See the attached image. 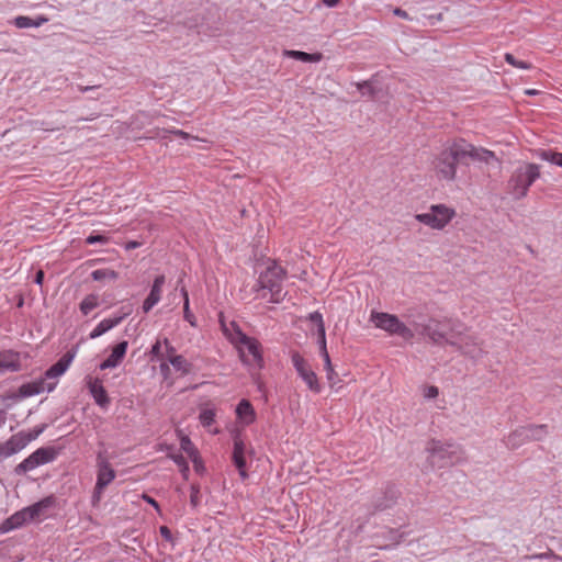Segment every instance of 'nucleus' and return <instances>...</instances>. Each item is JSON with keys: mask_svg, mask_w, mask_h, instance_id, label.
<instances>
[{"mask_svg": "<svg viewBox=\"0 0 562 562\" xmlns=\"http://www.w3.org/2000/svg\"><path fill=\"white\" fill-rule=\"evenodd\" d=\"M222 327L225 336L238 349L241 361L249 366L262 368L263 360L260 342L245 335L235 323H232L229 327L222 324Z\"/></svg>", "mask_w": 562, "mask_h": 562, "instance_id": "f257e3e1", "label": "nucleus"}, {"mask_svg": "<svg viewBox=\"0 0 562 562\" xmlns=\"http://www.w3.org/2000/svg\"><path fill=\"white\" fill-rule=\"evenodd\" d=\"M458 139L447 143L432 159V170L436 177L445 181H453L457 177L458 162L462 161Z\"/></svg>", "mask_w": 562, "mask_h": 562, "instance_id": "f03ea898", "label": "nucleus"}, {"mask_svg": "<svg viewBox=\"0 0 562 562\" xmlns=\"http://www.w3.org/2000/svg\"><path fill=\"white\" fill-rule=\"evenodd\" d=\"M540 177L539 166L524 164L519 166L508 180V191L516 200L525 198L529 187Z\"/></svg>", "mask_w": 562, "mask_h": 562, "instance_id": "7ed1b4c3", "label": "nucleus"}, {"mask_svg": "<svg viewBox=\"0 0 562 562\" xmlns=\"http://www.w3.org/2000/svg\"><path fill=\"white\" fill-rule=\"evenodd\" d=\"M284 270L272 262L261 272L258 279V288L255 291L258 293L257 297H266L267 290L271 293V302L278 303L281 300V283L284 279Z\"/></svg>", "mask_w": 562, "mask_h": 562, "instance_id": "20e7f679", "label": "nucleus"}, {"mask_svg": "<svg viewBox=\"0 0 562 562\" xmlns=\"http://www.w3.org/2000/svg\"><path fill=\"white\" fill-rule=\"evenodd\" d=\"M454 216L456 211L452 207L446 204H432L427 212L416 214L415 218L432 229L441 231Z\"/></svg>", "mask_w": 562, "mask_h": 562, "instance_id": "39448f33", "label": "nucleus"}, {"mask_svg": "<svg viewBox=\"0 0 562 562\" xmlns=\"http://www.w3.org/2000/svg\"><path fill=\"white\" fill-rule=\"evenodd\" d=\"M370 319L375 327L383 329L391 335H397L405 340H411L414 337V331L393 314L372 312Z\"/></svg>", "mask_w": 562, "mask_h": 562, "instance_id": "423d86ee", "label": "nucleus"}, {"mask_svg": "<svg viewBox=\"0 0 562 562\" xmlns=\"http://www.w3.org/2000/svg\"><path fill=\"white\" fill-rule=\"evenodd\" d=\"M291 360L297 375L304 381L308 390L313 393H319L322 386L311 364L299 352H293Z\"/></svg>", "mask_w": 562, "mask_h": 562, "instance_id": "0eeeda50", "label": "nucleus"}, {"mask_svg": "<svg viewBox=\"0 0 562 562\" xmlns=\"http://www.w3.org/2000/svg\"><path fill=\"white\" fill-rule=\"evenodd\" d=\"M42 428L33 431V432H18L13 435L9 440L4 443L0 445V460L7 459L16 452L21 451L26 447L29 442L34 440L41 432Z\"/></svg>", "mask_w": 562, "mask_h": 562, "instance_id": "6e6552de", "label": "nucleus"}, {"mask_svg": "<svg viewBox=\"0 0 562 562\" xmlns=\"http://www.w3.org/2000/svg\"><path fill=\"white\" fill-rule=\"evenodd\" d=\"M451 331L449 346L471 358H479L482 355V350L473 336L463 335L461 330H457L454 327H451Z\"/></svg>", "mask_w": 562, "mask_h": 562, "instance_id": "1a4fd4ad", "label": "nucleus"}, {"mask_svg": "<svg viewBox=\"0 0 562 562\" xmlns=\"http://www.w3.org/2000/svg\"><path fill=\"white\" fill-rule=\"evenodd\" d=\"M547 434L548 428L546 425L520 427L508 436L507 443L512 448H516L525 440H542Z\"/></svg>", "mask_w": 562, "mask_h": 562, "instance_id": "9d476101", "label": "nucleus"}, {"mask_svg": "<svg viewBox=\"0 0 562 562\" xmlns=\"http://www.w3.org/2000/svg\"><path fill=\"white\" fill-rule=\"evenodd\" d=\"M55 453L49 448H40L24 459L16 468L15 473L21 474L34 470L35 468L53 461Z\"/></svg>", "mask_w": 562, "mask_h": 562, "instance_id": "9b49d317", "label": "nucleus"}, {"mask_svg": "<svg viewBox=\"0 0 562 562\" xmlns=\"http://www.w3.org/2000/svg\"><path fill=\"white\" fill-rule=\"evenodd\" d=\"M428 452L432 464L443 467L457 454V447L452 443L431 441L428 446Z\"/></svg>", "mask_w": 562, "mask_h": 562, "instance_id": "f8f14e48", "label": "nucleus"}, {"mask_svg": "<svg viewBox=\"0 0 562 562\" xmlns=\"http://www.w3.org/2000/svg\"><path fill=\"white\" fill-rule=\"evenodd\" d=\"M458 143L460 148L459 154H461L462 160L464 158H470L474 161H481L484 164H492L493 161H497L495 154L488 149L475 147L464 139H458Z\"/></svg>", "mask_w": 562, "mask_h": 562, "instance_id": "ddd939ff", "label": "nucleus"}, {"mask_svg": "<svg viewBox=\"0 0 562 562\" xmlns=\"http://www.w3.org/2000/svg\"><path fill=\"white\" fill-rule=\"evenodd\" d=\"M420 334L438 345H449V340L451 339V335H447L442 323L436 319H429L428 323L423 325Z\"/></svg>", "mask_w": 562, "mask_h": 562, "instance_id": "4468645a", "label": "nucleus"}, {"mask_svg": "<svg viewBox=\"0 0 562 562\" xmlns=\"http://www.w3.org/2000/svg\"><path fill=\"white\" fill-rule=\"evenodd\" d=\"M97 467L98 474L95 485H98L99 490H104L115 479V471L102 453L98 454Z\"/></svg>", "mask_w": 562, "mask_h": 562, "instance_id": "2eb2a0df", "label": "nucleus"}, {"mask_svg": "<svg viewBox=\"0 0 562 562\" xmlns=\"http://www.w3.org/2000/svg\"><path fill=\"white\" fill-rule=\"evenodd\" d=\"M127 341H122L117 344L111 355L100 364L101 370L113 369L116 368L123 360L126 350H127Z\"/></svg>", "mask_w": 562, "mask_h": 562, "instance_id": "dca6fc26", "label": "nucleus"}, {"mask_svg": "<svg viewBox=\"0 0 562 562\" xmlns=\"http://www.w3.org/2000/svg\"><path fill=\"white\" fill-rule=\"evenodd\" d=\"M76 356L75 351L66 352L54 366H52L45 373L46 378L55 379L63 375L69 368Z\"/></svg>", "mask_w": 562, "mask_h": 562, "instance_id": "f3484780", "label": "nucleus"}, {"mask_svg": "<svg viewBox=\"0 0 562 562\" xmlns=\"http://www.w3.org/2000/svg\"><path fill=\"white\" fill-rule=\"evenodd\" d=\"M245 443L244 441L236 437L234 439V451H233V460L237 469L239 470V474L243 479L246 477L245 467H246V460H245Z\"/></svg>", "mask_w": 562, "mask_h": 562, "instance_id": "a211bd4d", "label": "nucleus"}, {"mask_svg": "<svg viewBox=\"0 0 562 562\" xmlns=\"http://www.w3.org/2000/svg\"><path fill=\"white\" fill-rule=\"evenodd\" d=\"M20 369L19 355L12 351L0 353V374L7 371H18Z\"/></svg>", "mask_w": 562, "mask_h": 562, "instance_id": "6ab92c4d", "label": "nucleus"}, {"mask_svg": "<svg viewBox=\"0 0 562 562\" xmlns=\"http://www.w3.org/2000/svg\"><path fill=\"white\" fill-rule=\"evenodd\" d=\"M127 314L128 313H125V314L114 317V318H105V319L101 321L98 324V326L90 333L89 337L91 339H95V338L102 336L103 334H105L106 331L112 329L113 327L117 326Z\"/></svg>", "mask_w": 562, "mask_h": 562, "instance_id": "aec40b11", "label": "nucleus"}, {"mask_svg": "<svg viewBox=\"0 0 562 562\" xmlns=\"http://www.w3.org/2000/svg\"><path fill=\"white\" fill-rule=\"evenodd\" d=\"M31 521L26 508H23L9 517L1 526L2 531H9Z\"/></svg>", "mask_w": 562, "mask_h": 562, "instance_id": "412c9836", "label": "nucleus"}, {"mask_svg": "<svg viewBox=\"0 0 562 562\" xmlns=\"http://www.w3.org/2000/svg\"><path fill=\"white\" fill-rule=\"evenodd\" d=\"M55 504V498L53 496H47L40 502L25 507L29 514V517L32 520L38 518L44 514V512L48 508H50Z\"/></svg>", "mask_w": 562, "mask_h": 562, "instance_id": "4be33fe9", "label": "nucleus"}, {"mask_svg": "<svg viewBox=\"0 0 562 562\" xmlns=\"http://www.w3.org/2000/svg\"><path fill=\"white\" fill-rule=\"evenodd\" d=\"M236 415L238 419L245 425H250L251 423H254L256 417L254 407L247 400H241L239 402V404L236 407Z\"/></svg>", "mask_w": 562, "mask_h": 562, "instance_id": "5701e85b", "label": "nucleus"}, {"mask_svg": "<svg viewBox=\"0 0 562 562\" xmlns=\"http://www.w3.org/2000/svg\"><path fill=\"white\" fill-rule=\"evenodd\" d=\"M88 387L98 405L105 407L109 404L106 391L99 381H89Z\"/></svg>", "mask_w": 562, "mask_h": 562, "instance_id": "b1692460", "label": "nucleus"}, {"mask_svg": "<svg viewBox=\"0 0 562 562\" xmlns=\"http://www.w3.org/2000/svg\"><path fill=\"white\" fill-rule=\"evenodd\" d=\"M283 55L286 57H291V58L304 61V63H318L322 59L321 53L308 54V53L301 52V50L285 49L283 52Z\"/></svg>", "mask_w": 562, "mask_h": 562, "instance_id": "393cba45", "label": "nucleus"}, {"mask_svg": "<svg viewBox=\"0 0 562 562\" xmlns=\"http://www.w3.org/2000/svg\"><path fill=\"white\" fill-rule=\"evenodd\" d=\"M44 390H45L44 381L25 383L20 386L19 396L22 398L30 397V396L40 394Z\"/></svg>", "mask_w": 562, "mask_h": 562, "instance_id": "a878e982", "label": "nucleus"}, {"mask_svg": "<svg viewBox=\"0 0 562 562\" xmlns=\"http://www.w3.org/2000/svg\"><path fill=\"white\" fill-rule=\"evenodd\" d=\"M46 22L47 19L44 16H40L36 20H33L29 16L19 15L14 19V25L19 29L40 27Z\"/></svg>", "mask_w": 562, "mask_h": 562, "instance_id": "bb28decb", "label": "nucleus"}, {"mask_svg": "<svg viewBox=\"0 0 562 562\" xmlns=\"http://www.w3.org/2000/svg\"><path fill=\"white\" fill-rule=\"evenodd\" d=\"M181 449L189 456L193 463L198 462V451L190 438L179 431Z\"/></svg>", "mask_w": 562, "mask_h": 562, "instance_id": "cd10ccee", "label": "nucleus"}, {"mask_svg": "<svg viewBox=\"0 0 562 562\" xmlns=\"http://www.w3.org/2000/svg\"><path fill=\"white\" fill-rule=\"evenodd\" d=\"M323 359H324V369L326 371V379L328 381L329 386L334 387L335 385H337L340 382V380L338 379V375L334 370L329 355L324 356Z\"/></svg>", "mask_w": 562, "mask_h": 562, "instance_id": "c85d7f7f", "label": "nucleus"}, {"mask_svg": "<svg viewBox=\"0 0 562 562\" xmlns=\"http://www.w3.org/2000/svg\"><path fill=\"white\" fill-rule=\"evenodd\" d=\"M91 277L94 281H113L119 278V273L106 268L92 271Z\"/></svg>", "mask_w": 562, "mask_h": 562, "instance_id": "c756f323", "label": "nucleus"}, {"mask_svg": "<svg viewBox=\"0 0 562 562\" xmlns=\"http://www.w3.org/2000/svg\"><path fill=\"white\" fill-rule=\"evenodd\" d=\"M181 294L183 297V317L193 327L196 326V319L190 311L189 294L186 288H181Z\"/></svg>", "mask_w": 562, "mask_h": 562, "instance_id": "7c9ffc66", "label": "nucleus"}, {"mask_svg": "<svg viewBox=\"0 0 562 562\" xmlns=\"http://www.w3.org/2000/svg\"><path fill=\"white\" fill-rule=\"evenodd\" d=\"M169 362L182 374H188L191 371V364L182 356H170Z\"/></svg>", "mask_w": 562, "mask_h": 562, "instance_id": "2f4dec72", "label": "nucleus"}, {"mask_svg": "<svg viewBox=\"0 0 562 562\" xmlns=\"http://www.w3.org/2000/svg\"><path fill=\"white\" fill-rule=\"evenodd\" d=\"M99 306V297L95 294L87 295L80 303V311L88 315L92 310Z\"/></svg>", "mask_w": 562, "mask_h": 562, "instance_id": "473e14b6", "label": "nucleus"}, {"mask_svg": "<svg viewBox=\"0 0 562 562\" xmlns=\"http://www.w3.org/2000/svg\"><path fill=\"white\" fill-rule=\"evenodd\" d=\"M538 157L542 160L549 161L553 165L562 167V154L551 150H541L538 153Z\"/></svg>", "mask_w": 562, "mask_h": 562, "instance_id": "72a5a7b5", "label": "nucleus"}, {"mask_svg": "<svg viewBox=\"0 0 562 562\" xmlns=\"http://www.w3.org/2000/svg\"><path fill=\"white\" fill-rule=\"evenodd\" d=\"M160 296L161 292L151 288L149 295L146 297L143 304L144 312L148 313L159 302Z\"/></svg>", "mask_w": 562, "mask_h": 562, "instance_id": "f704fd0d", "label": "nucleus"}, {"mask_svg": "<svg viewBox=\"0 0 562 562\" xmlns=\"http://www.w3.org/2000/svg\"><path fill=\"white\" fill-rule=\"evenodd\" d=\"M168 457L179 467L184 479L189 475V465L184 457L180 453H169Z\"/></svg>", "mask_w": 562, "mask_h": 562, "instance_id": "c9c22d12", "label": "nucleus"}, {"mask_svg": "<svg viewBox=\"0 0 562 562\" xmlns=\"http://www.w3.org/2000/svg\"><path fill=\"white\" fill-rule=\"evenodd\" d=\"M200 422L204 427H210L215 418V412L211 408H204L200 413Z\"/></svg>", "mask_w": 562, "mask_h": 562, "instance_id": "e433bc0d", "label": "nucleus"}, {"mask_svg": "<svg viewBox=\"0 0 562 562\" xmlns=\"http://www.w3.org/2000/svg\"><path fill=\"white\" fill-rule=\"evenodd\" d=\"M505 60L516 67V68H520V69H530L531 68V65L528 64L527 61H522V60H518L514 57V55L507 53L505 54Z\"/></svg>", "mask_w": 562, "mask_h": 562, "instance_id": "4c0bfd02", "label": "nucleus"}, {"mask_svg": "<svg viewBox=\"0 0 562 562\" xmlns=\"http://www.w3.org/2000/svg\"><path fill=\"white\" fill-rule=\"evenodd\" d=\"M318 335V346L321 350L322 357L328 355L327 347H326V333L325 328H321V330H317Z\"/></svg>", "mask_w": 562, "mask_h": 562, "instance_id": "58836bf2", "label": "nucleus"}, {"mask_svg": "<svg viewBox=\"0 0 562 562\" xmlns=\"http://www.w3.org/2000/svg\"><path fill=\"white\" fill-rule=\"evenodd\" d=\"M439 394V389L435 385H426L423 387V396L426 400L436 398Z\"/></svg>", "mask_w": 562, "mask_h": 562, "instance_id": "ea45409f", "label": "nucleus"}, {"mask_svg": "<svg viewBox=\"0 0 562 562\" xmlns=\"http://www.w3.org/2000/svg\"><path fill=\"white\" fill-rule=\"evenodd\" d=\"M356 86L358 90L362 92V94H368L371 97L374 95V89L369 81L358 82Z\"/></svg>", "mask_w": 562, "mask_h": 562, "instance_id": "a19ab883", "label": "nucleus"}, {"mask_svg": "<svg viewBox=\"0 0 562 562\" xmlns=\"http://www.w3.org/2000/svg\"><path fill=\"white\" fill-rule=\"evenodd\" d=\"M308 319L317 326V330L325 328L323 316L318 312L311 313L308 315Z\"/></svg>", "mask_w": 562, "mask_h": 562, "instance_id": "79ce46f5", "label": "nucleus"}, {"mask_svg": "<svg viewBox=\"0 0 562 562\" xmlns=\"http://www.w3.org/2000/svg\"><path fill=\"white\" fill-rule=\"evenodd\" d=\"M86 243L89 245L97 244V243L106 244L108 237H105L103 235H90L89 237H87Z\"/></svg>", "mask_w": 562, "mask_h": 562, "instance_id": "37998d69", "label": "nucleus"}, {"mask_svg": "<svg viewBox=\"0 0 562 562\" xmlns=\"http://www.w3.org/2000/svg\"><path fill=\"white\" fill-rule=\"evenodd\" d=\"M170 133H172L173 135L179 136V137H181L183 139H189V138H192V139H195V140L199 139L195 136H190L187 132H184L182 130H172V131H170Z\"/></svg>", "mask_w": 562, "mask_h": 562, "instance_id": "c03bdc74", "label": "nucleus"}, {"mask_svg": "<svg viewBox=\"0 0 562 562\" xmlns=\"http://www.w3.org/2000/svg\"><path fill=\"white\" fill-rule=\"evenodd\" d=\"M165 284V277L158 276L153 283V289L159 290L161 292L162 285Z\"/></svg>", "mask_w": 562, "mask_h": 562, "instance_id": "a18cd8bd", "label": "nucleus"}, {"mask_svg": "<svg viewBox=\"0 0 562 562\" xmlns=\"http://www.w3.org/2000/svg\"><path fill=\"white\" fill-rule=\"evenodd\" d=\"M142 498L147 502L148 504H150L158 513L160 512V508H159V505L158 503L153 498L150 497L149 495L147 494H143L142 495Z\"/></svg>", "mask_w": 562, "mask_h": 562, "instance_id": "49530a36", "label": "nucleus"}, {"mask_svg": "<svg viewBox=\"0 0 562 562\" xmlns=\"http://www.w3.org/2000/svg\"><path fill=\"white\" fill-rule=\"evenodd\" d=\"M102 493H103V490H99L98 485H95L94 486V492H93V495H92L93 504H97V503L100 502Z\"/></svg>", "mask_w": 562, "mask_h": 562, "instance_id": "de8ad7c7", "label": "nucleus"}, {"mask_svg": "<svg viewBox=\"0 0 562 562\" xmlns=\"http://www.w3.org/2000/svg\"><path fill=\"white\" fill-rule=\"evenodd\" d=\"M159 531H160V535H161L166 540L170 541V540L172 539L171 532H170V530H169V528H168V527H166V526H161V527L159 528Z\"/></svg>", "mask_w": 562, "mask_h": 562, "instance_id": "09e8293b", "label": "nucleus"}, {"mask_svg": "<svg viewBox=\"0 0 562 562\" xmlns=\"http://www.w3.org/2000/svg\"><path fill=\"white\" fill-rule=\"evenodd\" d=\"M393 13L396 15V16H400L402 19H406V20H409V15L406 11L400 9V8H396L393 10Z\"/></svg>", "mask_w": 562, "mask_h": 562, "instance_id": "8fccbe9b", "label": "nucleus"}, {"mask_svg": "<svg viewBox=\"0 0 562 562\" xmlns=\"http://www.w3.org/2000/svg\"><path fill=\"white\" fill-rule=\"evenodd\" d=\"M153 356L158 357L160 355V341H156V344L151 347L150 350Z\"/></svg>", "mask_w": 562, "mask_h": 562, "instance_id": "3c124183", "label": "nucleus"}, {"mask_svg": "<svg viewBox=\"0 0 562 562\" xmlns=\"http://www.w3.org/2000/svg\"><path fill=\"white\" fill-rule=\"evenodd\" d=\"M21 397L19 396V392L18 393H11V394H7V395H3L2 396V400L3 401H8V400H11V401H18L20 400Z\"/></svg>", "mask_w": 562, "mask_h": 562, "instance_id": "603ef678", "label": "nucleus"}, {"mask_svg": "<svg viewBox=\"0 0 562 562\" xmlns=\"http://www.w3.org/2000/svg\"><path fill=\"white\" fill-rule=\"evenodd\" d=\"M43 280H44V272L42 270H38L35 276V283L38 285H42Z\"/></svg>", "mask_w": 562, "mask_h": 562, "instance_id": "864d4df0", "label": "nucleus"}, {"mask_svg": "<svg viewBox=\"0 0 562 562\" xmlns=\"http://www.w3.org/2000/svg\"><path fill=\"white\" fill-rule=\"evenodd\" d=\"M322 1L326 7L334 8L339 3L340 0H322Z\"/></svg>", "mask_w": 562, "mask_h": 562, "instance_id": "5fc2aeb1", "label": "nucleus"}, {"mask_svg": "<svg viewBox=\"0 0 562 562\" xmlns=\"http://www.w3.org/2000/svg\"><path fill=\"white\" fill-rule=\"evenodd\" d=\"M191 503L193 506L198 503V491L194 487H192Z\"/></svg>", "mask_w": 562, "mask_h": 562, "instance_id": "6e6d98bb", "label": "nucleus"}, {"mask_svg": "<svg viewBox=\"0 0 562 562\" xmlns=\"http://www.w3.org/2000/svg\"><path fill=\"white\" fill-rule=\"evenodd\" d=\"M5 420H7L5 412L0 411V427H2L5 424Z\"/></svg>", "mask_w": 562, "mask_h": 562, "instance_id": "4d7b16f0", "label": "nucleus"}, {"mask_svg": "<svg viewBox=\"0 0 562 562\" xmlns=\"http://www.w3.org/2000/svg\"><path fill=\"white\" fill-rule=\"evenodd\" d=\"M138 246H139V244L137 241H130L126 244V249H134Z\"/></svg>", "mask_w": 562, "mask_h": 562, "instance_id": "13d9d810", "label": "nucleus"}, {"mask_svg": "<svg viewBox=\"0 0 562 562\" xmlns=\"http://www.w3.org/2000/svg\"><path fill=\"white\" fill-rule=\"evenodd\" d=\"M526 94L536 95V94H538V91L535 89H528V90H526Z\"/></svg>", "mask_w": 562, "mask_h": 562, "instance_id": "bf43d9fd", "label": "nucleus"}, {"mask_svg": "<svg viewBox=\"0 0 562 562\" xmlns=\"http://www.w3.org/2000/svg\"><path fill=\"white\" fill-rule=\"evenodd\" d=\"M164 342H165V345L168 347V352H169V353H172L175 349H173V347H172V346H169L168 339H165V341H164Z\"/></svg>", "mask_w": 562, "mask_h": 562, "instance_id": "052dcab7", "label": "nucleus"}, {"mask_svg": "<svg viewBox=\"0 0 562 562\" xmlns=\"http://www.w3.org/2000/svg\"><path fill=\"white\" fill-rule=\"evenodd\" d=\"M160 370H161L162 372L168 371V370H169L168 364H166V363H161V364H160Z\"/></svg>", "mask_w": 562, "mask_h": 562, "instance_id": "680f3d73", "label": "nucleus"}, {"mask_svg": "<svg viewBox=\"0 0 562 562\" xmlns=\"http://www.w3.org/2000/svg\"><path fill=\"white\" fill-rule=\"evenodd\" d=\"M193 464H194V468H195L196 471H200V469L202 468V464H201V461H200L199 458H198L196 464L195 463H193Z\"/></svg>", "mask_w": 562, "mask_h": 562, "instance_id": "e2e57ef3", "label": "nucleus"}, {"mask_svg": "<svg viewBox=\"0 0 562 562\" xmlns=\"http://www.w3.org/2000/svg\"><path fill=\"white\" fill-rule=\"evenodd\" d=\"M93 88H94V87H82V88H81V91H83V92H85V91H88V90L93 89Z\"/></svg>", "mask_w": 562, "mask_h": 562, "instance_id": "0e129e2a", "label": "nucleus"}, {"mask_svg": "<svg viewBox=\"0 0 562 562\" xmlns=\"http://www.w3.org/2000/svg\"><path fill=\"white\" fill-rule=\"evenodd\" d=\"M551 555H552V557H554L557 560H562V558H561V557H558V555H555V554H551Z\"/></svg>", "mask_w": 562, "mask_h": 562, "instance_id": "69168bd1", "label": "nucleus"}]
</instances>
